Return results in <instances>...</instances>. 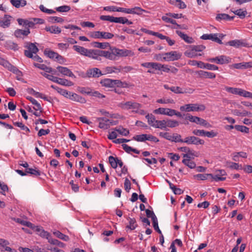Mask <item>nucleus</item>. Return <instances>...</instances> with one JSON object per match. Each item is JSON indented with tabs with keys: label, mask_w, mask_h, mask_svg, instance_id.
Returning a JSON list of instances; mask_svg holds the SVG:
<instances>
[{
	"label": "nucleus",
	"mask_w": 252,
	"mask_h": 252,
	"mask_svg": "<svg viewBox=\"0 0 252 252\" xmlns=\"http://www.w3.org/2000/svg\"><path fill=\"white\" fill-rule=\"evenodd\" d=\"M110 56L112 57L111 60H116L117 57H126L133 56V52L126 49H120L115 47L110 46Z\"/></svg>",
	"instance_id": "f257e3e1"
},
{
	"label": "nucleus",
	"mask_w": 252,
	"mask_h": 252,
	"mask_svg": "<svg viewBox=\"0 0 252 252\" xmlns=\"http://www.w3.org/2000/svg\"><path fill=\"white\" fill-rule=\"evenodd\" d=\"M205 109V105L197 103H189L181 106L180 110L182 112L203 111Z\"/></svg>",
	"instance_id": "f03ea898"
},
{
	"label": "nucleus",
	"mask_w": 252,
	"mask_h": 252,
	"mask_svg": "<svg viewBox=\"0 0 252 252\" xmlns=\"http://www.w3.org/2000/svg\"><path fill=\"white\" fill-rule=\"evenodd\" d=\"M118 106L124 110H132L133 112H137L140 108L141 105L133 101L122 102L118 104Z\"/></svg>",
	"instance_id": "7ed1b4c3"
},
{
	"label": "nucleus",
	"mask_w": 252,
	"mask_h": 252,
	"mask_svg": "<svg viewBox=\"0 0 252 252\" xmlns=\"http://www.w3.org/2000/svg\"><path fill=\"white\" fill-rule=\"evenodd\" d=\"M24 47L26 48L25 50V55L28 58H32L38 51V49L35 43L26 42Z\"/></svg>",
	"instance_id": "20e7f679"
},
{
	"label": "nucleus",
	"mask_w": 252,
	"mask_h": 252,
	"mask_svg": "<svg viewBox=\"0 0 252 252\" xmlns=\"http://www.w3.org/2000/svg\"><path fill=\"white\" fill-rule=\"evenodd\" d=\"M186 119L189 120L191 122L200 125L206 128H210L212 127L211 125H210L206 120L197 116H193L189 114H188Z\"/></svg>",
	"instance_id": "39448f33"
},
{
	"label": "nucleus",
	"mask_w": 252,
	"mask_h": 252,
	"mask_svg": "<svg viewBox=\"0 0 252 252\" xmlns=\"http://www.w3.org/2000/svg\"><path fill=\"white\" fill-rule=\"evenodd\" d=\"M133 139L138 142H144L146 140L157 143L159 140L156 136L152 134H142L137 135L133 137Z\"/></svg>",
	"instance_id": "423d86ee"
},
{
	"label": "nucleus",
	"mask_w": 252,
	"mask_h": 252,
	"mask_svg": "<svg viewBox=\"0 0 252 252\" xmlns=\"http://www.w3.org/2000/svg\"><path fill=\"white\" fill-rule=\"evenodd\" d=\"M209 177L216 181H224L225 177H219L218 176H214L212 174H198L193 176V178L198 180H206L209 179Z\"/></svg>",
	"instance_id": "0eeeda50"
},
{
	"label": "nucleus",
	"mask_w": 252,
	"mask_h": 252,
	"mask_svg": "<svg viewBox=\"0 0 252 252\" xmlns=\"http://www.w3.org/2000/svg\"><path fill=\"white\" fill-rule=\"evenodd\" d=\"M181 56V53L174 51L163 54V59L166 62L174 61L180 59Z\"/></svg>",
	"instance_id": "6e6552de"
},
{
	"label": "nucleus",
	"mask_w": 252,
	"mask_h": 252,
	"mask_svg": "<svg viewBox=\"0 0 252 252\" xmlns=\"http://www.w3.org/2000/svg\"><path fill=\"white\" fill-rule=\"evenodd\" d=\"M224 36L222 34L219 35L217 33H210V34H204L201 37L202 39L204 40H211L213 41H215L219 44H222V42L220 37L221 38Z\"/></svg>",
	"instance_id": "1a4fd4ad"
},
{
	"label": "nucleus",
	"mask_w": 252,
	"mask_h": 252,
	"mask_svg": "<svg viewBox=\"0 0 252 252\" xmlns=\"http://www.w3.org/2000/svg\"><path fill=\"white\" fill-rule=\"evenodd\" d=\"M97 121L99 123V127L103 129H107L110 126L117 124V123L113 122L105 118H97Z\"/></svg>",
	"instance_id": "9d476101"
},
{
	"label": "nucleus",
	"mask_w": 252,
	"mask_h": 252,
	"mask_svg": "<svg viewBox=\"0 0 252 252\" xmlns=\"http://www.w3.org/2000/svg\"><path fill=\"white\" fill-rule=\"evenodd\" d=\"M184 142L188 144L195 145H203L205 143L203 140L195 136H190L185 138L184 139Z\"/></svg>",
	"instance_id": "9b49d317"
},
{
	"label": "nucleus",
	"mask_w": 252,
	"mask_h": 252,
	"mask_svg": "<svg viewBox=\"0 0 252 252\" xmlns=\"http://www.w3.org/2000/svg\"><path fill=\"white\" fill-rule=\"evenodd\" d=\"M173 109L168 108L160 107L154 110V113L172 117Z\"/></svg>",
	"instance_id": "f8f14e48"
},
{
	"label": "nucleus",
	"mask_w": 252,
	"mask_h": 252,
	"mask_svg": "<svg viewBox=\"0 0 252 252\" xmlns=\"http://www.w3.org/2000/svg\"><path fill=\"white\" fill-rule=\"evenodd\" d=\"M57 71L61 74L64 76H68L72 78H75V76L73 72L67 67L62 66L57 67Z\"/></svg>",
	"instance_id": "ddd939ff"
},
{
	"label": "nucleus",
	"mask_w": 252,
	"mask_h": 252,
	"mask_svg": "<svg viewBox=\"0 0 252 252\" xmlns=\"http://www.w3.org/2000/svg\"><path fill=\"white\" fill-rule=\"evenodd\" d=\"M9 242L4 239L0 238V247L1 252L7 251L8 252H16V251L12 250L11 248L8 247Z\"/></svg>",
	"instance_id": "4468645a"
},
{
	"label": "nucleus",
	"mask_w": 252,
	"mask_h": 252,
	"mask_svg": "<svg viewBox=\"0 0 252 252\" xmlns=\"http://www.w3.org/2000/svg\"><path fill=\"white\" fill-rule=\"evenodd\" d=\"M109 162L111 167L114 169H116L118 166H119L120 167H122L123 166V162L122 160L118 158H114L112 156L109 157Z\"/></svg>",
	"instance_id": "2eb2a0df"
},
{
	"label": "nucleus",
	"mask_w": 252,
	"mask_h": 252,
	"mask_svg": "<svg viewBox=\"0 0 252 252\" xmlns=\"http://www.w3.org/2000/svg\"><path fill=\"white\" fill-rule=\"evenodd\" d=\"M69 99L81 103H85L86 102V100L84 98L82 97L81 96L77 94L70 92V94L69 95L68 98Z\"/></svg>",
	"instance_id": "dca6fc26"
},
{
	"label": "nucleus",
	"mask_w": 252,
	"mask_h": 252,
	"mask_svg": "<svg viewBox=\"0 0 252 252\" xmlns=\"http://www.w3.org/2000/svg\"><path fill=\"white\" fill-rule=\"evenodd\" d=\"M11 18L12 17L9 15H4V16L0 20V26L3 28L8 27L10 25Z\"/></svg>",
	"instance_id": "f3484780"
},
{
	"label": "nucleus",
	"mask_w": 252,
	"mask_h": 252,
	"mask_svg": "<svg viewBox=\"0 0 252 252\" xmlns=\"http://www.w3.org/2000/svg\"><path fill=\"white\" fill-rule=\"evenodd\" d=\"M224 89L227 92L231 93L233 94L238 95L240 96L242 95L243 89L241 88L226 86L225 87Z\"/></svg>",
	"instance_id": "a211bd4d"
},
{
	"label": "nucleus",
	"mask_w": 252,
	"mask_h": 252,
	"mask_svg": "<svg viewBox=\"0 0 252 252\" xmlns=\"http://www.w3.org/2000/svg\"><path fill=\"white\" fill-rule=\"evenodd\" d=\"M87 76L89 77H98L102 75H103L101 71L97 68H93L92 69H90L87 71Z\"/></svg>",
	"instance_id": "6ab92c4d"
},
{
	"label": "nucleus",
	"mask_w": 252,
	"mask_h": 252,
	"mask_svg": "<svg viewBox=\"0 0 252 252\" xmlns=\"http://www.w3.org/2000/svg\"><path fill=\"white\" fill-rule=\"evenodd\" d=\"M34 230L36 232L38 235L42 237L48 239V237L50 236L48 232L45 231L43 228L40 226H34Z\"/></svg>",
	"instance_id": "aec40b11"
},
{
	"label": "nucleus",
	"mask_w": 252,
	"mask_h": 252,
	"mask_svg": "<svg viewBox=\"0 0 252 252\" xmlns=\"http://www.w3.org/2000/svg\"><path fill=\"white\" fill-rule=\"evenodd\" d=\"M232 66L236 69H247L252 67V62H243L241 63H234Z\"/></svg>",
	"instance_id": "412c9836"
},
{
	"label": "nucleus",
	"mask_w": 252,
	"mask_h": 252,
	"mask_svg": "<svg viewBox=\"0 0 252 252\" xmlns=\"http://www.w3.org/2000/svg\"><path fill=\"white\" fill-rule=\"evenodd\" d=\"M198 74L200 77L203 78L213 79L216 77L215 73L210 72H207L203 70H200L198 72Z\"/></svg>",
	"instance_id": "4be33fe9"
},
{
	"label": "nucleus",
	"mask_w": 252,
	"mask_h": 252,
	"mask_svg": "<svg viewBox=\"0 0 252 252\" xmlns=\"http://www.w3.org/2000/svg\"><path fill=\"white\" fill-rule=\"evenodd\" d=\"M87 57L93 59L99 60V50H89Z\"/></svg>",
	"instance_id": "5701e85b"
},
{
	"label": "nucleus",
	"mask_w": 252,
	"mask_h": 252,
	"mask_svg": "<svg viewBox=\"0 0 252 252\" xmlns=\"http://www.w3.org/2000/svg\"><path fill=\"white\" fill-rule=\"evenodd\" d=\"M230 62V59L224 55L216 57V63L223 64L228 63Z\"/></svg>",
	"instance_id": "b1692460"
},
{
	"label": "nucleus",
	"mask_w": 252,
	"mask_h": 252,
	"mask_svg": "<svg viewBox=\"0 0 252 252\" xmlns=\"http://www.w3.org/2000/svg\"><path fill=\"white\" fill-rule=\"evenodd\" d=\"M225 166L231 169L241 170L243 169L241 164L230 161H227L226 162Z\"/></svg>",
	"instance_id": "393cba45"
},
{
	"label": "nucleus",
	"mask_w": 252,
	"mask_h": 252,
	"mask_svg": "<svg viewBox=\"0 0 252 252\" xmlns=\"http://www.w3.org/2000/svg\"><path fill=\"white\" fill-rule=\"evenodd\" d=\"M11 4L16 8L23 7L27 5L26 0H10Z\"/></svg>",
	"instance_id": "a878e982"
},
{
	"label": "nucleus",
	"mask_w": 252,
	"mask_h": 252,
	"mask_svg": "<svg viewBox=\"0 0 252 252\" xmlns=\"http://www.w3.org/2000/svg\"><path fill=\"white\" fill-rule=\"evenodd\" d=\"M73 49L76 51L77 53L80 54L81 55L86 56H87L88 51L89 49H86L83 47L78 46V45H74L73 46Z\"/></svg>",
	"instance_id": "bb28decb"
},
{
	"label": "nucleus",
	"mask_w": 252,
	"mask_h": 252,
	"mask_svg": "<svg viewBox=\"0 0 252 252\" xmlns=\"http://www.w3.org/2000/svg\"><path fill=\"white\" fill-rule=\"evenodd\" d=\"M162 20L166 23H169L173 25V26L171 27L172 29H178L180 28L181 26L178 24H177L175 20H173L172 19L170 18L167 16H163L161 18Z\"/></svg>",
	"instance_id": "cd10ccee"
},
{
	"label": "nucleus",
	"mask_w": 252,
	"mask_h": 252,
	"mask_svg": "<svg viewBox=\"0 0 252 252\" xmlns=\"http://www.w3.org/2000/svg\"><path fill=\"white\" fill-rule=\"evenodd\" d=\"M116 80H112L110 79H105L101 80L100 84L102 86H104L107 88H112L116 84Z\"/></svg>",
	"instance_id": "c85d7f7f"
},
{
	"label": "nucleus",
	"mask_w": 252,
	"mask_h": 252,
	"mask_svg": "<svg viewBox=\"0 0 252 252\" xmlns=\"http://www.w3.org/2000/svg\"><path fill=\"white\" fill-rule=\"evenodd\" d=\"M30 33L29 29L27 30H23L18 29L14 32V35L16 37L22 38L23 36H27Z\"/></svg>",
	"instance_id": "c756f323"
},
{
	"label": "nucleus",
	"mask_w": 252,
	"mask_h": 252,
	"mask_svg": "<svg viewBox=\"0 0 252 252\" xmlns=\"http://www.w3.org/2000/svg\"><path fill=\"white\" fill-rule=\"evenodd\" d=\"M17 22L20 25L28 27L29 28L33 27V24L32 21L28 20L23 19L19 18L17 19Z\"/></svg>",
	"instance_id": "7c9ffc66"
},
{
	"label": "nucleus",
	"mask_w": 252,
	"mask_h": 252,
	"mask_svg": "<svg viewBox=\"0 0 252 252\" xmlns=\"http://www.w3.org/2000/svg\"><path fill=\"white\" fill-rule=\"evenodd\" d=\"M198 156V153L193 150H189L187 154L183 155L184 159H193Z\"/></svg>",
	"instance_id": "2f4dec72"
},
{
	"label": "nucleus",
	"mask_w": 252,
	"mask_h": 252,
	"mask_svg": "<svg viewBox=\"0 0 252 252\" xmlns=\"http://www.w3.org/2000/svg\"><path fill=\"white\" fill-rule=\"evenodd\" d=\"M121 70L114 66H107L103 69V75L112 73L113 72H120Z\"/></svg>",
	"instance_id": "473e14b6"
},
{
	"label": "nucleus",
	"mask_w": 252,
	"mask_h": 252,
	"mask_svg": "<svg viewBox=\"0 0 252 252\" xmlns=\"http://www.w3.org/2000/svg\"><path fill=\"white\" fill-rule=\"evenodd\" d=\"M45 30L47 32H49L51 33L58 34L61 33V30L58 27L55 26H47L45 27Z\"/></svg>",
	"instance_id": "72a5a7b5"
},
{
	"label": "nucleus",
	"mask_w": 252,
	"mask_h": 252,
	"mask_svg": "<svg viewBox=\"0 0 252 252\" xmlns=\"http://www.w3.org/2000/svg\"><path fill=\"white\" fill-rule=\"evenodd\" d=\"M47 72H41V74L44 76L45 77L51 80L55 83H57L59 78L56 76H54L53 74H56V71H53L52 72V74H49L47 73Z\"/></svg>",
	"instance_id": "f704fd0d"
},
{
	"label": "nucleus",
	"mask_w": 252,
	"mask_h": 252,
	"mask_svg": "<svg viewBox=\"0 0 252 252\" xmlns=\"http://www.w3.org/2000/svg\"><path fill=\"white\" fill-rule=\"evenodd\" d=\"M143 13H149V12L144 9H143L141 7L138 6H135L134 7L131 8V14H136L138 15H142Z\"/></svg>",
	"instance_id": "c9c22d12"
},
{
	"label": "nucleus",
	"mask_w": 252,
	"mask_h": 252,
	"mask_svg": "<svg viewBox=\"0 0 252 252\" xmlns=\"http://www.w3.org/2000/svg\"><path fill=\"white\" fill-rule=\"evenodd\" d=\"M33 65L35 67L45 71V72L50 73L53 72L52 68L46 66L45 64L34 63Z\"/></svg>",
	"instance_id": "e433bc0d"
},
{
	"label": "nucleus",
	"mask_w": 252,
	"mask_h": 252,
	"mask_svg": "<svg viewBox=\"0 0 252 252\" xmlns=\"http://www.w3.org/2000/svg\"><path fill=\"white\" fill-rule=\"evenodd\" d=\"M114 23H120L122 24H127V25H131L132 22L129 21L126 18L120 17H115Z\"/></svg>",
	"instance_id": "4c0bfd02"
},
{
	"label": "nucleus",
	"mask_w": 252,
	"mask_h": 252,
	"mask_svg": "<svg viewBox=\"0 0 252 252\" xmlns=\"http://www.w3.org/2000/svg\"><path fill=\"white\" fill-rule=\"evenodd\" d=\"M146 118L148 120L149 125L155 127V126L156 125L158 121V120L156 119L155 117L152 114H148L146 116Z\"/></svg>",
	"instance_id": "58836bf2"
},
{
	"label": "nucleus",
	"mask_w": 252,
	"mask_h": 252,
	"mask_svg": "<svg viewBox=\"0 0 252 252\" xmlns=\"http://www.w3.org/2000/svg\"><path fill=\"white\" fill-rule=\"evenodd\" d=\"M176 33L179 36H180L182 39H183L186 42L191 43L193 42V38L188 36L187 34L184 33L179 31H177Z\"/></svg>",
	"instance_id": "ea45409f"
},
{
	"label": "nucleus",
	"mask_w": 252,
	"mask_h": 252,
	"mask_svg": "<svg viewBox=\"0 0 252 252\" xmlns=\"http://www.w3.org/2000/svg\"><path fill=\"white\" fill-rule=\"evenodd\" d=\"M57 83L64 86L69 87L74 85L73 83L65 79L59 78Z\"/></svg>",
	"instance_id": "a19ab883"
},
{
	"label": "nucleus",
	"mask_w": 252,
	"mask_h": 252,
	"mask_svg": "<svg viewBox=\"0 0 252 252\" xmlns=\"http://www.w3.org/2000/svg\"><path fill=\"white\" fill-rule=\"evenodd\" d=\"M54 235L56 236L57 237L59 238V239H61L64 241H68L69 240V238L68 236L65 235L62 233H61L60 231L58 230H56L53 231Z\"/></svg>",
	"instance_id": "79ce46f5"
},
{
	"label": "nucleus",
	"mask_w": 252,
	"mask_h": 252,
	"mask_svg": "<svg viewBox=\"0 0 252 252\" xmlns=\"http://www.w3.org/2000/svg\"><path fill=\"white\" fill-rule=\"evenodd\" d=\"M128 220L129 224L126 226V228L129 229L131 230L135 229L137 226L135 220L133 218H129Z\"/></svg>",
	"instance_id": "37998d69"
},
{
	"label": "nucleus",
	"mask_w": 252,
	"mask_h": 252,
	"mask_svg": "<svg viewBox=\"0 0 252 252\" xmlns=\"http://www.w3.org/2000/svg\"><path fill=\"white\" fill-rule=\"evenodd\" d=\"M232 114L235 116L240 117H245L249 115V112L246 110H240L237 109H234L231 111Z\"/></svg>",
	"instance_id": "c03bdc74"
},
{
	"label": "nucleus",
	"mask_w": 252,
	"mask_h": 252,
	"mask_svg": "<svg viewBox=\"0 0 252 252\" xmlns=\"http://www.w3.org/2000/svg\"><path fill=\"white\" fill-rule=\"evenodd\" d=\"M235 15L238 16L240 18H244L247 14L246 10L243 9H237L234 11H232Z\"/></svg>",
	"instance_id": "a18cd8bd"
},
{
	"label": "nucleus",
	"mask_w": 252,
	"mask_h": 252,
	"mask_svg": "<svg viewBox=\"0 0 252 252\" xmlns=\"http://www.w3.org/2000/svg\"><path fill=\"white\" fill-rule=\"evenodd\" d=\"M116 130L117 131L119 134L122 136H127L129 133L128 129L124 128L121 126L116 127Z\"/></svg>",
	"instance_id": "49530a36"
},
{
	"label": "nucleus",
	"mask_w": 252,
	"mask_h": 252,
	"mask_svg": "<svg viewBox=\"0 0 252 252\" xmlns=\"http://www.w3.org/2000/svg\"><path fill=\"white\" fill-rule=\"evenodd\" d=\"M93 45L95 47L103 49L110 47V44L107 42L100 43L98 42H94L93 43Z\"/></svg>",
	"instance_id": "de8ad7c7"
},
{
	"label": "nucleus",
	"mask_w": 252,
	"mask_h": 252,
	"mask_svg": "<svg viewBox=\"0 0 252 252\" xmlns=\"http://www.w3.org/2000/svg\"><path fill=\"white\" fill-rule=\"evenodd\" d=\"M234 18V17H230L228 14L222 13L219 14L216 17V19L217 20H232Z\"/></svg>",
	"instance_id": "09e8293b"
},
{
	"label": "nucleus",
	"mask_w": 252,
	"mask_h": 252,
	"mask_svg": "<svg viewBox=\"0 0 252 252\" xmlns=\"http://www.w3.org/2000/svg\"><path fill=\"white\" fill-rule=\"evenodd\" d=\"M167 127L173 128L179 125V122L174 120L168 119L166 120Z\"/></svg>",
	"instance_id": "8fccbe9b"
},
{
	"label": "nucleus",
	"mask_w": 252,
	"mask_h": 252,
	"mask_svg": "<svg viewBox=\"0 0 252 252\" xmlns=\"http://www.w3.org/2000/svg\"><path fill=\"white\" fill-rule=\"evenodd\" d=\"M157 102L160 104H174L175 101L172 98H160L157 100Z\"/></svg>",
	"instance_id": "3c124183"
},
{
	"label": "nucleus",
	"mask_w": 252,
	"mask_h": 252,
	"mask_svg": "<svg viewBox=\"0 0 252 252\" xmlns=\"http://www.w3.org/2000/svg\"><path fill=\"white\" fill-rule=\"evenodd\" d=\"M182 162L191 169L194 168L196 166L195 162L189 159H183Z\"/></svg>",
	"instance_id": "603ef678"
},
{
	"label": "nucleus",
	"mask_w": 252,
	"mask_h": 252,
	"mask_svg": "<svg viewBox=\"0 0 252 252\" xmlns=\"http://www.w3.org/2000/svg\"><path fill=\"white\" fill-rule=\"evenodd\" d=\"M167 127L166 120H158L157 124L155 126V128L164 129Z\"/></svg>",
	"instance_id": "864d4df0"
},
{
	"label": "nucleus",
	"mask_w": 252,
	"mask_h": 252,
	"mask_svg": "<svg viewBox=\"0 0 252 252\" xmlns=\"http://www.w3.org/2000/svg\"><path fill=\"white\" fill-rule=\"evenodd\" d=\"M71 9L69 6L64 5L56 8V10L59 12H67Z\"/></svg>",
	"instance_id": "5fc2aeb1"
},
{
	"label": "nucleus",
	"mask_w": 252,
	"mask_h": 252,
	"mask_svg": "<svg viewBox=\"0 0 252 252\" xmlns=\"http://www.w3.org/2000/svg\"><path fill=\"white\" fill-rule=\"evenodd\" d=\"M185 55L187 57L190 58H195L198 55L201 56V54H197L192 48L190 50L187 51L185 53Z\"/></svg>",
	"instance_id": "6e6d98bb"
},
{
	"label": "nucleus",
	"mask_w": 252,
	"mask_h": 252,
	"mask_svg": "<svg viewBox=\"0 0 252 252\" xmlns=\"http://www.w3.org/2000/svg\"><path fill=\"white\" fill-rule=\"evenodd\" d=\"M235 128L239 131L248 133L249 132V128L245 126L241 125H235Z\"/></svg>",
	"instance_id": "4d7b16f0"
},
{
	"label": "nucleus",
	"mask_w": 252,
	"mask_h": 252,
	"mask_svg": "<svg viewBox=\"0 0 252 252\" xmlns=\"http://www.w3.org/2000/svg\"><path fill=\"white\" fill-rule=\"evenodd\" d=\"M14 125L21 128V129H22L25 132V133L26 134L30 132V131L29 128L26 126H25L22 123L16 122L14 124Z\"/></svg>",
	"instance_id": "13d9d810"
},
{
	"label": "nucleus",
	"mask_w": 252,
	"mask_h": 252,
	"mask_svg": "<svg viewBox=\"0 0 252 252\" xmlns=\"http://www.w3.org/2000/svg\"><path fill=\"white\" fill-rule=\"evenodd\" d=\"M227 44L230 46L239 47L242 45V42L239 40H233L229 41Z\"/></svg>",
	"instance_id": "bf43d9fd"
},
{
	"label": "nucleus",
	"mask_w": 252,
	"mask_h": 252,
	"mask_svg": "<svg viewBox=\"0 0 252 252\" xmlns=\"http://www.w3.org/2000/svg\"><path fill=\"white\" fill-rule=\"evenodd\" d=\"M100 57H104L106 59L111 60L112 57L110 56V52L108 51L100 50H99Z\"/></svg>",
	"instance_id": "052dcab7"
},
{
	"label": "nucleus",
	"mask_w": 252,
	"mask_h": 252,
	"mask_svg": "<svg viewBox=\"0 0 252 252\" xmlns=\"http://www.w3.org/2000/svg\"><path fill=\"white\" fill-rule=\"evenodd\" d=\"M40 10L44 13L49 14H52L55 13V11L52 9H49L47 8H46L43 5H40L39 7Z\"/></svg>",
	"instance_id": "680f3d73"
},
{
	"label": "nucleus",
	"mask_w": 252,
	"mask_h": 252,
	"mask_svg": "<svg viewBox=\"0 0 252 252\" xmlns=\"http://www.w3.org/2000/svg\"><path fill=\"white\" fill-rule=\"evenodd\" d=\"M44 53L48 57L53 59H55L58 54V53L50 50H45Z\"/></svg>",
	"instance_id": "e2e57ef3"
},
{
	"label": "nucleus",
	"mask_w": 252,
	"mask_h": 252,
	"mask_svg": "<svg viewBox=\"0 0 252 252\" xmlns=\"http://www.w3.org/2000/svg\"><path fill=\"white\" fill-rule=\"evenodd\" d=\"M170 90L176 94H184L185 92H187L186 91H183V90L179 87H170Z\"/></svg>",
	"instance_id": "0e129e2a"
},
{
	"label": "nucleus",
	"mask_w": 252,
	"mask_h": 252,
	"mask_svg": "<svg viewBox=\"0 0 252 252\" xmlns=\"http://www.w3.org/2000/svg\"><path fill=\"white\" fill-rule=\"evenodd\" d=\"M189 64L193 66L197 65L198 67L200 68H204V63L202 62L191 61L189 62Z\"/></svg>",
	"instance_id": "69168bd1"
},
{
	"label": "nucleus",
	"mask_w": 252,
	"mask_h": 252,
	"mask_svg": "<svg viewBox=\"0 0 252 252\" xmlns=\"http://www.w3.org/2000/svg\"><path fill=\"white\" fill-rule=\"evenodd\" d=\"M117 131L116 130V128L113 129L111 131H110L108 135V138L111 140H115L118 136L117 135Z\"/></svg>",
	"instance_id": "338daca9"
},
{
	"label": "nucleus",
	"mask_w": 252,
	"mask_h": 252,
	"mask_svg": "<svg viewBox=\"0 0 252 252\" xmlns=\"http://www.w3.org/2000/svg\"><path fill=\"white\" fill-rule=\"evenodd\" d=\"M171 141L175 142H184V140L181 139L180 135L176 134L172 136Z\"/></svg>",
	"instance_id": "774afa93"
}]
</instances>
